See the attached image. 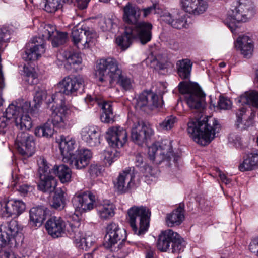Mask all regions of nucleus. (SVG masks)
I'll list each match as a JSON object with an SVG mask.
<instances>
[{
	"label": "nucleus",
	"mask_w": 258,
	"mask_h": 258,
	"mask_svg": "<svg viewBox=\"0 0 258 258\" xmlns=\"http://www.w3.org/2000/svg\"><path fill=\"white\" fill-rule=\"evenodd\" d=\"M52 94L48 96L47 91L45 90H39L36 91L33 99L32 106L31 103L23 100H18L10 104L6 109L5 113H34L37 111L40 106L42 101L45 99L48 107L52 113H67L74 112L76 111L75 107L68 103L63 102L60 99L52 101L51 98Z\"/></svg>",
	"instance_id": "obj_1"
},
{
	"label": "nucleus",
	"mask_w": 258,
	"mask_h": 258,
	"mask_svg": "<svg viewBox=\"0 0 258 258\" xmlns=\"http://www.w3.org/2000/svg\"><path fill=\"white\" fill-rule=\"evenodd\" d=\"M96 75L99 82L113 86L118 84L124 90H130L133 87V81L122 74L117 61L112 57L101 58L97 63Z\"/></svg>",
	"instance_id": "obj_2"
},
{
	"label": "nucleus",
	"mask_w": 258,
	"mask_h": 258,
	"mask_svg": "<svg viewBox=\"0 0 258 258\" xmlns=\"http://www.w3.org/2000/svg\"><path fill=\"white\" fill-rule=\"evenodd\" d=\"M219 124L212 115L198 114L189 119L187 131L190 137L198 144L205 146L215 137V131Z\"/></svg>",
	"instance_id": "obj_3"
},
{
	"label": "nucleus",
	"mask_w": 258,
	"mask_h": 258,
	"mask_svg": "<svg viewBox=\"0 0 258 258\" xmlns=\"http://www.w3.org/2000/svg\"><path fill=\"white\" fill-rule=\"evenodd\" d=\"M178 89L190 109L204 110L206 107V94L198 84L182 81L179 84Z\"/></svg>",
	"instance_id": "obj_4"
},
{
	"label": "nucleus",
	"mask_w": 258,
	"mask_h": 258,
	"mask_svg": "<svg viewBox=\"0 0 258 258\" xmlns=\"http://www.w3.org/2000/svg\"><path fill=\"white\" fill-rule=\"evenodd\" d=\"M254 8L249 0H240L238 6L229 12L225 20L226 25L234 33L238 24L245 22L255 14Z\"/></svg>",
	"instance_id": "obj_5"
},
{
	"label": "nucleus",
	"mask_w": 258,
	"mask_h": 258,
	"mask_svg": "<svg viewBox=\"0 0 258 258\" xmlns=\"http://www.w3.org/2000/svg\"><path fill=\"white\" fill-rule=\"evenodd\" d=\"M128 222L134 233L141 235L147 231L149 224L150 212L145 206H134L128 210Z\"/></svg>",
	"instance_id": "obj_6"
},
{
	"label": "nucleus",
	"mask_w": 258,
	"mask_h": 258,
	"mask_svg": "<svg viewBox=\"0 0 258 258\" xmlns=\"http://www.w3.org/2000/svg\"><path fill=\"white\" fill-rule=\"evenodd\" d=\"M84 86V80L80 76H68L63 78L56 85L58 91L52 94L51 96L52 101L60 99L66 102L63 99L62 94L67 95H71L80 90H83Z\"/></svg>",
	"instance_id": "obj_7"
},
{
	"label": "nucleus",
	"mask_w": 258,
	"mask_h": 258,
	"mask_svg": "<svg viewBox=\"0 0 258 258\" xmlns=\"http://www.w3.org/2000/svg\"><path fill=\"white\" fill-rule=\"evenodd\" d=\"M38 165L37 174L39 178L37 184L38 189L44 193L51 194L56 190L57 180L45 159H40Z\"/></svg>",
	"instance_id": "obj_8"
},
{
	"label": "nucleus",
	"mask_w": 258,
	"mask_h": 258,
	"mask_svg": "<svg viewBox=\"0 0 258 258\" xmlns=\"http://www.w3.org/2000/svg\"><path fill=\"white\" fill-rule=\"evenodd\" d=\"M171 243L172 252H179L183 250L184 241L177 232L171 229L162 231L158 236L157 249L160 251L166 252L169 249Z\"/></svg>",
	"instance_id": "obj_9"
},
{
	"label": "nucleus",
	"mask_w": 258,
	"mask_h": 258,
	"mask_svg": "<svg viewBox=\"0 0 258 258\" xmlns=\"http://www.w3.org/2000/svg\"><path fill=\"white\" fill-rule=\"evenodd\" d=\"M98 35L92 29H83L74 27L72 29L71 39L74 45L79 49L94 47L97 41Z\"/></svg>",
	"instance_id": "obj_10"
},
{
	"label": "nucleus",
	"mask_w": 258,
	"mask_h": 258,
	"mask_svg": "<svg viewBox=\"0 0 258 258\" xmlns=\"http://www.w3.org/2000/svg\"><path fill=\"white\" fill-rule=\"evenodd\" d=\"M148 155L150 159L157 164L164 160L170 161L172 159L173 162L176 163L179 158L178 155L172 152L171 142L167 140L162 141L159 147L154 144L149 147Z\"/></svg>",
	"instance_id": "obj_11"
},
{
	"label": "nucleus",
	"mask_w": 258,
	"mask_h": 258,
	"mask_svg": "<svg viewBox=\"0 0 258 258\" xmlns=\"http://www.w3.org/2000/svg\"><path fill=\"white\" fill-rule=\"evenodd\" d=\"M163 102L158 96L151 92L145 91L136 99L135 108L137 112L155 111L162 108Z\"/></svg>",
	"instance_id": "obj_12"
},
{
	"label": "nucleus",
	"mask_w": 258,
	"mask_h": 258,
	"mask_svg": "<svg viewBox=\"0 0 258 258\" xmlns=\"http://www.w3.org/2000/svg\"><path fill=\"white\" fill-rule=\"evenodd\" d=\"M18 222L12 220L0 226V248L4 247L12 240L16 243L22 236Z\"/></svg>",
	"instance_id": "obj_13"
},
{
	"label": "nucleus",
	"mask_w": 258,
	"mask_h": 258,
	"mask_svg": "<svg viewBox=\"0 0 258 258\" xmlns=\"http://www.w3.org/2000/svg\"><path fill=\"white\" fill-rule=\"evenodd\" d=\"M15 146L18 152L27 157L32 156L35 151L34 137L26 132L21 131L18 133Z\"/></svg>",
	"instance_id": "obj_14"
},
{
	"label": "nucleus",
	"mask_w": 258,
	"mask_h": 258,
	"mask_svg": "<svg viewBox=\"0 0 258 258\" xmlns=\"http://www.w3.org/2000/svg\"><path fill=\"white\" fill-rule=\"evenodd\" d=\"M80 225L81 223L79 220L70 222L67 230L70 233L72 237L75 239L78 244V246L80 249L87 251L92 246L93 241L91 237L86 235L83 236V233L81 232L79 229Z\"/></svg>",
	"instance_id": "obj_15"
},
{
	"label": "nucleus",
	"mask_w": 258,
	"mask_h": 258,
	"mask_svg": "<svg viewBox=\"0 0 258 258\" xmlns=\"http://www.w3.org/2000/svg\"><path fill=\"white\" fill-rule=\"evenodd\" d=\"M126 238V231L120 228L117 224L112 222L106 227L104 244L107 248H110L119 241H124Z\"/></svg>",
	"instance_id": "obj_16"
},
{
	"label": "nucleus",
	"mask_w": 258,
	"mask_h": 258,
	"mask_svg": "<svg viewBox=\"0 0 258 258\" xmlns=\"http://www.w3.org/2000/svg\"><path fill=\"white\" fill-rule=\"evenodd\" d=\"M153 134V131L148 123L138 121L132 130L131 138L134 142L142 145L146 143Z\"/></svg>",
	"instance_id": "obj_17"
},
{
	"label": "nucleus",
	"mask_w": 258,
	"mask_h": 258,
	"mask_svg": "<svg viewBox=\"0 0 258 258\" xmlns=\"http://www.w3.org/2000/svg\"><path fill=\"white\" fill-rule=\"evenodd\" d=\"M105 138L110 146L119 148L127 142V134L123 127L112 126L106 132Z\"/></svg>",
	"instance_id": "obj_18"
},
{
	"label": "nucleus",
	"mask_w": 258,
	"mask_h": 258,
	"mask_svg": "<svg viewBox=\"0 0 258 258\" xmlns=\"http://www.w3.org/2000/svg\"><path fill=\"white\" fill-rule=\"evenodd\" d=\"M29 45V48H28L22 56L25 61L37 60L45 51V44L40 36L33 37Z\"/></svg>",
	"instance_id": "obj_19"
},
{
	"label": "nucleus",
	"mask_w": 258,
	"mask_h": 258,
	"mask_svg": "<svg viewBox=\"0 0 258 258\" xmlns=\"http://www.w3.org/2000/svg\"><path fill=\"white\" fill-rule=\"evenodd\" d=\"M95 201V196L87 192L76 194L72 200L74 207L80 212L92 209Z\"/></svg>",
	"instance_id": "obj_20"
},
{
	"label": "nucleus",
	"mask_w": 258,
	"mask_h": 258,
	"mask_svg": "<svg viewBox=\"0 0 258 258\" xmlns=\"http://www.w3.org/2000/svg\"><path fill=\"white\" fill-rule=\"evenodd\" d=\"M239 110L241 113L248 111L247 108L250 106L258 108V91H247L236 99Z\"/></svg>",
	"instance_id": "obj_21"
},
{
	"label": "nucleus",
	"mask_w": 258,
	"mask_h": 258,
	"mask_svg": "<svg viewBox=\"0 0 258 258\" xmlns=\"http://www.w3.org/2000/svg\"><path fill=\"white\" fill-rule=\"evenodd\" d=\"M92 157L90 150L84 149H77L75 151V154L71 156L67 159L70 164L72 167L77 169H81L85 168L89 164Z\"/></svg>",
	"instance_id": "obj_22"
},
{
	"label": "nucleus",
	"mask_w": 258,
	"mask_h": 258,
	"mask_svg": "<svg viewBox=\"0 0 258 258\" xmlns=\"http://www.w3.org/2000/svg\"><path fill=\"white\" fill-rule=\"evenodd\" d=\"M133 27V33L135 38L139 39L142 44L149 42L152 38V25L147 22H140L135 24Z\"/></svg>",
	"instance_id": "obj_23"
},
{
	"label": "nucleus",
	"mask_w": 258,
	"mask_h": 258,
	"mask_svg": "<svg viewBox=\"0 0 258 258\" xmlns=\"http://www.w3.org/2000/svg\"><path fill=\"white\" fill-rule=\"evenodd\" d=\"M45 228L53 238H58L65 232L66 223L61 217L53 216L47 221Z\"/></svg>",
	"instance_id": "obj_24"
},
{
	"label": "nucleus",
	"mask_w": 258,
	"mask_h": 258,
	"mask_svg": "<svg viewBox=\"0 0 258 258\" xmlns=\"http://www.w3.org/2000/svg\"><path fill=\"white\" fill-rule=\"evenodd\" d=\"M161 20L176 29H181L186 25L185 16L177 11L163 12Z\"/></svg>",
	"instance_id": "obj_25"
},
{
	"label": "nucleus",
	"mask_w": 258,
	"mask_h": 258,
	"mask_svg": "<svg viewBox=\"0 0 258 258\" xmlns=\"http://www.w3.org/2000/svg\"><path fill=\"white\" fill-rule=\"evenodd\" d=\"M134 177L132 168H127L119 174L115 186L119 191L124 192L134 185Z\"/></svg>",
	"instance_id": "obj_26"
},
{
	"label": "nucleus",
	"mask_w": 258,
	"mask_h": 258,
	"mask_svg": "<svg viewBox=\"0 0 258 258\" xmlns=\"http://www.w3.org/2000/svg\"><path fill=\"white\" fill-rule=\"evenodd\" d=\"M58 140L59 149L61 155L63 157V159H67L71 156L75 154V151L74 150L77 148L78 145L74 139L69 137H66L61 136Z\"/></svg>",
	"instance_id": "obj_27"
},
{
	"label": "nucleus",
	"mask_w": 258,
	"mask_h": 258,
	"mask_svg": "<svg viewBox=\"0 0 258 258\" xmlns=\"http://www.w3.org/2000/svg\"><path fill=\"white\" fill-rule=\"evenodd\" d=\"M123 21L128 24H135L140 18L141 12L138 7L128 2L123 8Z\"/></svg>",
	"instance_id": "obj_28"
},
{
	"label": "nucleus",
	"mask_w": 258,
	"mask_h": 258,
	"mask_svg": "<svg viewBox=\"0 0 258 258\" xmlns=\"http://www.w3.org/2000/svg\"><path fill=\"white\" fill-rule=\"evenodd\" d=\"M82 138L86 144L90 147H95L100 143V132L95 128H84L82 131Z\"/></svg>",
	"instance_id": "obj_29"
},
{
	"label": "nucleus",
	"mask_w": 258,
	"mask_h": 258,
	"mask_svg": "<svg viewBox=\"0 0 258 258\" xmlns=\"http://www.w3.org/2000/svg\"><path fill=\"white\" fill-rule=\"evenodd\" d=\"M235 47L246 58H250L252 55L253 45L252 40L247 36L239 37L237 39Z\"/></svg>",
	"instance_id": "obj_30"
},
{
	"label": "nucleus",
	"mask_w": 258,
	"mask_h": 258,
	"mask_svg": "<svg viewBox=\"0 0 258 258\" xmlns=\"http://www.w3.org/2000/svg\"><path fill=\"white\" fill-rule=\"evenodd\" d=\"M30 224L35 227L42 225L46 218V210L43 206L32 208L30 210Z\"/></svg>",
	"instance_id": "obj_31"
},
{
	"label": "nucleus",
	"mask_w": 258,
	"mask_h": 258,
	"mask_svg": "<svg viewBox=\"0 0 258 258\" xmlns=\"http://www.w3.org/2000/svg\"><path fill=\"white\" fill-rule=\"evenodd\" d=\"M184 215L183 209L180 206L172 212L167 214L166 217V223L168 227L179 225L183 221Z\"/></svg>",
	"instance_id": "obj_32"
},
{
	"label": "nucleus",
	"mask_w": 258,
	"mask_h": 258,
	"mask_svg": "<svg viewBox=\"0 0 258 258\" xmlns=\"http://www.w3.org/2000/svg\"><path fill=\"white\" fill-rule=\"evenodd\" d=\"M52 174L56 175L62 183H68L71 181L72 171L64 164L55 165L51 169Z\"/></svg>",
	"instance_id": "obj_33"
},
{
	"label": "nucleus",
	"mask_w": 258,
	"mask_h": 258,
	"mask_svg": "<svg viewBox=\"0 0 258 258\" xmlns=\"http://www.w3.org/2000/svg\"><path fill=\"white\" fill-rule=\"evenodd\" d=\"M85 100L88 104L96 105L102 110L103 113H113V106L112 102L105 101L96 97H92L91 95H87Z\"/></svg>",
	"instance_id": "obj_34"
},
{
	"label": "nucleus",
	"mask_w": 258,
	"mask_h": 258,
	"mask_svg": "<svg viewBox=\"0 0 258 258\" xmlns=\"http://www.w3.org/2000/svg\"><path fill=\"white\" fill-rule=\"evenodd\" d=\"M177 73L182 79H188L190 76L192 62L188 59L178 60L176 64Z\"/></svg>",
	"instance_id": "obj_35"
},
{
	"label": "nucleus",
	"mask_w": 258,
	"mask_h": 258,
	"mask_svg": "<svg viewBox=\"0 0 258 258\" xmlns=\"http://www.w3.org/2000/svg\"><path fill=\"white\" fill-rule=\"evenodd\" d=\"M134 38L132 26L125 27L123 34L116 38V42L118 46L125 50L129 47Z\"/></svg>",
	"instance_id": "obj_36"
},
{
	"label": "nucleus",
	"mask_w": 258,
	"mask_h": 258,
	"mask_svg": "<svg viewBox=\"0 0 258 258\" xmlns=\"http://www.w3.org/2000/svg\"><path fill=\"white\" fill-rule=\"evenodd\" d=\"M65 205L64 192L61 189H57L54 191V195L50 202V206L55 209L62 210L64 208Z\"/></svg>",
	"instance_id": "obj_37"
},
{
	"label": "nucleus",
	"mask_w": 258,
	"mask_h": 258,
	"mask_svg": "<svg viewBox=\"0 0 258 258\" xmlns=\"http://www.w3.org/2000/svg\"><path fill=\"white\" fill-rule=\"evenodd\" d=\"M14 122L21 130H29L32 126V119L28 114H16Z\"/></svg>",
	"instance_id": "obj_38"
},
{
	"label": "nucleus",
	"mask_w": 258,
	"mask_h": 258,
	"mask_svg": "<svg viewBox=\"0 0 258 258\" xmlns=\"http://www.w3.org/2000/svg\"><path fill=\"white\" fill-rule=\"evenodd\" d=\"M254 114H238L236 125L241 130L245 129L252 124Z\"/></svg>",
	"instance_id": "obj_39"
},
{
	"label": "nucleus",
	"mask_w": 258,
	"mask_h": 258,
	"mask_svg": "<svg viewBox=\"0 0 258 258\" xmlns=\"http://www.w3.org/2000/svg\"><path fill=\"white\" fill-rule=\"evenodd\" d=\"M115 209V207L112 203H106L98 207V213L101 219L107 220L114 216Z\"/></svg>",
	"instance_id": "obj_40"
},
{
	"label": "nucleus",
	"mask_w": 258,
	"mask_h": 258,
	"mask_svg": "<svg viewBox=\"0 0 258 258\" xmlns=\"http://www.w3.org/2000/svg\"><path fill=\"white\" fill-rule=\"evenodd\" d=\"M54 132V126L48 120L42 125L37 127L35 130V134L39 137L51 138Z\"/></svg>",
	"instance_id": "obj_41"
},
{
	"label": "nucleus",
	"mask_w": 258,
	"mask_h": 258,
	"mask_svg": "<svg viewBox=\"0 0 258 258\" xmlns=\"http://www.w3.org/2000/svg\"><path fill=\"white\" fill-rule=\"evenodd\" d=\"M51 123L53 126L64 128L69 125V117L68 114H52Z\"/></svg>",
	"instance_id": "obj_42"
},
{
	"label": "nucleus",
	"mask_w": 258,
	"mask_h": 258,
	"mask_svg": "<svg viewBox=\"0 0 258 258\" xmlns=\"http://www.w3.org/2000/svg\"><path fill=\"white\" fill-rule=\"evenodd\" d=\"M13 200L0 202V215L4 217L15 216V210L13 206Z\"/></svg>",
	"instance_id": "obj_43"
},
{
	"label": "nucleus",
	"mask_w": 258,
	"mask_h": 258,
	"mask_svg": "<svg viewBox=\"0 0 258 258\" xmlns=\"http://www.w3.org/2000/svg\"><path fill=\"white\" fill-rule=\"evenodd\" d=\"M56 28L55 26L47 24L44 26L41 25L39 28V31L41 33L42 38L45 44V40L51 39L53 35L56 33Z\"/></svg>",
	"instance_id": "obj_44"
},
{
	"label": "nucleus",
	"mask_w": 258,
	"mask_h": 258,
	"mask_svg": "<svg viewBox=\"0 0 258 258\" xmlns=\"http://www.w3.org/2000/svg\"><path fill=\"white\" fill-rule=\"evenodd\" d=\"M144 158L141 153H137L135 157V163L136 166L140 168L142 172L146 173V176L148 175H152V168L146 164H144Z\"/></svg>",
	"instance_id": "obj_45"
},
{
	"label": "nucleus",
	"mask_w": 258,
	"mask_h": 258,
	"mask_svg": "<svg viewBox=\"0 0 258 258\" xmlns=\"http://www.w3.org/2000/svg\"><path fill=\"white\" fill-rule=\"evenodd\" d=\"M24 79L30 85L37 84L38 80V74L33 68L24 67Z\"/></svg>",
	"instance_id": "obj_46"
},
{
	"label": "nucleus",
	"mask_w": 258,
	"mask_h": 258,
	"mask_svg": "<svg viewBox=\"0 0 258 258\" xmlns=\"http://www.w3.org/2000/svg\"><path fill=\"white\" fill-rule=\"evenodd\" d=\"M44 10L48 13H55L62 8V0H45Z\"/></svg>",
	"instance_id": "obj_47"
},
{
	"label": "nucleus",
	"mask_w": 258,
	"mask_h": 258,
	"mask_svg": "<svg viewBox=\"0 0 258 258\" xmlns=\"http://www.w3.org/2000/svg\"><path fill=\"white\" fill-rule=\"evenodd\" d=\"M117 20L113 16L104 18L100 21V26L103 31H111L116 26Z\"/></svg>",
	"instance_id": "obj_48"
},
{
	"label": "nucleus",
	"mask_w": 258,
	"mask_h": 258,
	"mask_svg": "<svg viewBox=\"0 0 258 258\" xmlns=\"http://www.w3.org/2000/svg\"><path fill=\"white\" fill-rule=\"evenodd\" d=\"M67 39V33L58 32L56 30V33L53 35L52 40V45L53 47H58L66 43Z\"/></svg>",
	"instance_id": "obj_49"
},
{
	"label": "nucleus",
	"mask_w": 258,
	"mask_h": 258,
	"mask_svg": "<svg viewBox=\"0 0 258 258\" xmlns=\"http://www.w3.org/2000/svg\"><path fill=\"white\" fill-rule=\"evenodd\" d=\"M193 10L189 14L199 15L205 12L208 8V3L206 0H197Z\"/></svg>",
	"instance_id": "obj_50"
},
{
	"label": "nucleus",
	"mask_w": 258,
	"mask_h": 258,
	"mask_svg": "<svg viewBox=\"0 0 258 258\" xmlns=\"http://www.w3.org/2000/svg\"><path fill=\"white\" fill-rule=\"evenodd\" d=\"M16 114H0V127L5 128L7 126L14 121Z\"/></svg>",
	"instance_id": "obj_51"
},
{
	"label": "nucleus",
	"mask_w": 258,
	"mask_h": 258,
	"mask_svg": "<svg viewBox=\"0 0 258 258\" xmlns=\"http://www.w3.org/2000/svg\"><path fill=\"white\" fill-rule=\"evenodd\" d=\"M177 121V118L172 115L169 116H167L160 125L163 129L165 130H171L174 126L175 123H176Z\"/></svg>",
	"instance_id": "obj_52"
},
{
	"label": "nucleus",
	"mask_w": 258,
	"mask_h": 258,
	"mask_svg": "<svg viewBox=\"0 0 258 258\" xmlns=\"http://www.w3.org/2000/svg\"><path fill=\"white\" fill-rule=\"evenodd\" d=\"M218 103V109L221 110H228L231 108L232 102L227 98L220 96Z\"/></svg>",
	"instance_id": "obj_53"
},
{
	"label": "nucleus",
	"mask_w": 258,
	"mask_h": 258,
	"mask_svg": "<svg viewBox=\"0 0 258 258\" xmlns=\"http://www.w3.org/2000/svg\"><path fill=\"white\" fill-rule=\"evenodd\" d=\"M13 206L15 210V216H17L22 213L25 209V204L21 201L15 200L13 203Z\"/></svg>",
	"instance_id": "obj_54"
},
{
	"label": "nucleus",
	"mask_w": 258,
	"mask_h": 258,
	"mask_svg": "<svg viewBox=\"0 0 258 258\" xmlns=\"http://www.w3.org/2000/svg\"><path fill=\"white\" fill-rule=\"evenodd\" d=\"M82 59L80 54L77 53L71 54L67 58L68 62L70 64H79L81 63Z\"/></svg>",
	"instance_id": "obj_55"
},
{
	"label": "nucleus",
	"mask_w": 258,
	"mask_h": 258,
	"mask_svg": "<svg viewBox=\"0 0 258 258\" xmlns=\"http://www.w3.org/2000/svg\"><path fill=\"white\" fill-rule=\"evenodd\" d=\"M89 173L92 178H96L101 173L100 166L95 164L91 165L89 169Z\"/></svg>",
	"instance_id": "obj_56"
},
{
	"label": "nucleus",
	"mask_w": 258,
	"mask_h": 258,
	"mask_svg": "<svg viewBox=\"0 0 258 258\" xmlns=\"http://www.w3.org/2000/svg\"><path fill=\"white\" fill-rule=\"evenodd\" d=\"M100 118L104 123H112L115 121V116L113 114H101Z\"/></svg>",
	"instance_id": "obj_57"
},
{
	"label": "nucleus",
	"mask_w": 258,
	"mask_h": 258,
	"mask_svg": "<svg viewBox=\"0 0 258 258\" xmlns=\"http://www.w3.org/2000/svg\"><path fill=\"white\" fill-rule=\"evenodd\" d=\"M158 5L156 4H153L152 6L143 9V16L146 17L149 15L151 14H156L157 13V9Z\"/></svg>",
	"instance_id": "obj_58"
},
{
	"label": "nucleus",
	"mask_w": 258,
	"mask_h": 258,
	"mask_svg": "<svg viewBox=\"0 0 258 258\" xmlns=\"http://www.w3.org/2000/svg\"><path fill=\"white\" fill-rule=\"evenodd\" d=\"M209 108L211 111H215L216 110V109H218V103L216 100V97L211 95L209 96Z\"/></svg>",
	"instance_id": "obj_59"
},
{
	"label": "nucleus",
	"mask_w": 258,
	"mask_h": 258,
	"mask_svg": "<svg viewBox=\"0 0 258 258\" xmlns=\"http://www.w3.org/2000/svg\"><path fill=\"white\" fill-rule=\"evenodd\" d=\"M229 142L233 143L235 146L240 145L241 138L240 137L235 134H231L228 137Z\"/></svg>",
	"instance_id": "obj_60"
},
{
	"label": "nucleus",
	"mask_w": 258,
	"mask_h": 258,
	"mask_svg": "<svg viewBox=\"0 0 258 258\" xmlns=\"http://www.w3.org/2000/svg\"><path fill=\"white\" fill-rule=\"evenodd\" d=\"M249 249L251 252L256 253L258 255V239H254L252 240L249 245Z\"/></svg>",
	"instance_id": "obj_61"
},
{
	"label": "nucleus",
	"mask_w": 258,
	"mask_h": 258,
	"mask_svg": "<svg viewBox=\"0 0 258 258\" xmlns=\"http://www.w3.org/2000/svg\"><path fill=\"white\" fill-rule=\"evenodd\" d=\"M31 189L32 187L27 184H23L19 186L18 188H17V190L23 195L27 194Z\"/></svg>",
	"instance_id": "obj_62"
},
{
	"label": "nucleus",
	"mask_w": 258,
	"mask_h": 258,
	"mask_svg": "<svg viewBox=\"0 0 258 258\" xmlns=\"http://www.w3.org/2000/svg\"><path fill=\"white\" fill-rule=\"evenodd\" d=\"M77 7L80 9H84L87 7L90 0H76Z\"/></svg>",
	"instance_id": "obj_63"
},
{
	"label": "nucleus",
	"mask_w": 258,
	"mask_h": 258,
	"mask_svg": "<svg viewBox=\"0 0 258 258\" xmlns=\"http://www.w3.org/2000/svg\"><path fill=\"white\" fill-rule=\"evenodd\" d=\"M104 159L108 162L112 163L113 161L114 156H112L111 153L109 151H105L103 153Z\"/></svg>",
	"instance_id": "obj_64"
}]
</instances>
